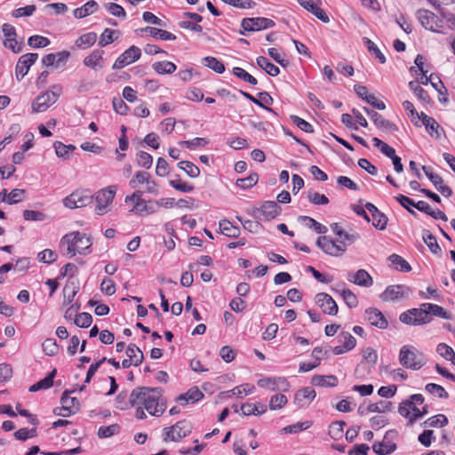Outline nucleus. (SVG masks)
Returning a JSON list of instances; mask_svg holds the SVG:
<instances>
[{
    "mask_svg": "<svg viewBox=\"0 0 455 455\" xmlns=\"http://www.w3.org/2000/svg\"><path fill=\"white\" fill-rule=\"evenodd\" d=\"M129 402L132 406L142 405L152 416L159 417L166 410L161 389L149 387H138L130 395Z\"/></svg>",
    "mask_w": 455,
    "mask_h": 455,
    "instance_id": "1",
    "label": "nucleus"
},
{
    "mask_svg": "<svg viewBox=\"0 0 455 455\" xmlns=\"http://www.w3.org/2000/svg\"><path fill=\"white\" fill-rule=\"evenodd\" d=\"M418 19L421 25L433 32L443 33L445 28H455V16L451 13H443L442 17L427 10L418 12Z\"/></svg>",
    "mask_w": 455,
    "mask_h": 455,
    "instance_id": "2",
    "label": "nucleus"
},
{
    "mask_svg": "<svg viewBox=\"0 0 455 455\" xmlns=\"http://www.w3.org/2000/svg\"><path fill=\"white\" fill-rule=\"evenodd\" d=\"M92 244L91 238L78 231L68 233L60 240V247L65 250V253L69 257H73L76 253H89Z\"/></svg>",
    "mask_w": 455,
    "mask_h": 455,
    "instance_id": "3",
    "label": "nucleus"
},
{
    "mask_svg": "<svg viewBox=\"0 0 455 455\" xmlns=\"http://www.w3.org/2000/svg\"><path fill=\"white\" fill-rule=\"evenodd\" d=\"M398 412L412 424L427 413V408L424 405V396L421 394L411 395L399 404Z\"/></svg>",
    "mask_w": 455,
    "mask_h": 455,
    "instance_id": "4",
    "label": "nucleus"
},
{
    "mask_svg": "<svg viewBox=\"0 0 455 455\" xmlns=\"http://www.w3.org/2000/svg\"><path fill=\"white\" fill-rule=\"evenodd\" d=\"M398 360L402 366L412 371H418L427 363L424 353L411 345H404L400 348Z\"/></svg>",
    "mask_w": 455,
    "mask_h": 455,
    "instance_id": "5",
    "label": "nucleus"
},
{
    "mask_svg": "<svg viewBox=\"0 0 455 455\" xmlns=\"http://www.w3.org/2000/svg\"><path fill=\"white\" fill-rule=\"evenodd\" d=\"M62 93L60 84H52L45 92L38 95L31 104V113L45 112L52 106Z\"/></svg>",
    "mask_w": 455,
    "mask_h": 455,
    "instance_id": "6",
    "label": "nucleus"
},
{
    "mask_svg": "<svg viewBox=\"0 0 455 455\" xmlns=\"http://www.w3.org/2000/svg\"><path fill=\"white\" fill-rule=\"evenodd\" d=\"M400 322L407 325H424L432 321V316L425 307L420 306L419 308H411L399 316Z\"/></svg>",
    "mask_w": 455,
    "mask_h": 455,
    "instance_id": "7",
    "label": "nucleus"
},
{
    "mask_svg": "<svg viewBox=\"0 0 455 455\" xmlns=\"http://www.w3.org/2000/svg\"><path fill=\"white\" fill-rule=\"evenodd\" d=\"M316 244L321 250L332 257H340L347 251V243L342 240H333L323 235L317 238Z\"/></svg>",
    "mask_w": 455,
    "mask_h": 455,
    "instance_id": "8",
    "label": "nucleus"
},
{
    "mask_svg": "<svg viewBox=\"0 0 455 455\" xmlns=\"http://www.w3.org/2000/svg\"><path fill=\"white\" fill-rule=\"evenodd\" d=\"M131 188L136 189L139 187L144 186L145 192L153 195H158L159 187L156 180H153L151 175L145 171L137 172L129 181Z\"/></svg>",
    "mask_w": 455,
    "mask_h": 455,
    "instance_id": "9",
    "label": "nucleus"
},
{
    "mask_svg": "<svg viewBox=\"0 0 455 455\" xmlns=\"http://www.w3.org/2000/svg\"><path fill=\"white\" fill-rule=\"evenodd\" d=\"M116 195L115 187L101 189L95 194V213L104 215L110 210V205Z\"/></svg>",
    "mask_w": 455,
    "mask_h": 455,
    "instance_id": "10",
    "label": "nucleus"
},
{
    "mask_svg": "<svg viewBox=\"0 0 455 455\" xmlns=\"http://www.w3.org/2000/svg\"><path fill=\"white\" fill-rule=\"evenodd\" d=\"M192 429L193 426L191 422L188 420H180L175 425L164 429L165 435L164 440L170 439L173 442H179L188 435Z\"/></svg>",
    "mask_w": 455,
    "mask_h": 455,
    "instance_id": "11",
    "label": "nucleus"
},
{
    "mask_svg": "<svg viewBox=\"0 0 455 455\" xmlns=\"http://www.w3.org/2000/svg\"><path fill=\"white\" fill-rule=\"evenodd\" d=\"M92 202V196L85 190H76L62 200L64 206L68 209L82 208Z\"/></svg>",
    "mask_w": 455,
    "mask_h": 455,
    "instance_id": "12",
    "label": "nucleus"
},
{
    "mask_svg": "<svg viewBox=\"0 0 455 455\" xmlns=\"http://www.w3.org/2000/svg\"><path fill=\"white\" fill-rule=\"evenodd\" d=\"M281 207L275 201H265L259 208L255 211V216L261 221H269L281 213Z\"/></svg>",
    "mask_w": 455,
    "mask_h": 455,
    "instance_id": "13",
    "label": "nucleus"
},
{
    "mask_svg": "<svg viewBox=\"0 0 455 455\" xmlns=\"http://www.w3.org/2000/svg\"><path fill=\"white\" fill-rule=\"evenodd\" d=\"M140 49L135 45H132L127 50H125L121 55H119V57L114 62L112 68L122 69L124 67L132 64L138 60H140Z\"/></svg>",
    "mask_w": 455,
    "mask_h": 455,
    "instance_id": "14",
    "label": "nucleus"
},
{
    "mask_svg": "<svg viewBox=\"0 0 455 455\" xmlns=\"http://www.w3.org/2000/svg\"><path fill=\"white\" fill-rule=\"evenodd\" d=\"M273 20L263 17L244 18L242 20L241 27L246 31H259L275 27Z\"/></svg>",
    "mask_w": 455,
    "mask_h": 455,
    "instance_id": "15",
    "label": "nucleus"
},
{
    "mask_svg": "<svg viewBox=\"0 0 455 455\" xmlns=\"http://www.w3.org/2000/svg\"><path fill=\"white\" fill-rule=\"evenodd\" d=\"M2 31L4 35V45L10 49L14 53H19L22 51V43H19L16 39L17 34L15 28L8 23H4L2 27Z\"/></svg>",
    "mask_w": 455,
    "mask_h": 455,
    "instance_id": "16",
    "label": "nucleus"
},
{
    "mask_svg": "<svg viewBox=\"0 0 455 455\" xmlns=\"http://www.w3.org/2000/svg\"><path fill=\"white\" fill-rule=\"evenodd\" d=\"M37 58L38 54L33 52L23 54L20 57L15 68V75L18 81H21L24 78Z\"/></svg>",
    "mask_w": 455,
    "mask_h": 455,
    "instance_id": "17",
    "label": "nucleus"
},
{
    "mask_svg": "<svg viewBox=\"0 0 455 455\" xmlns=\"http://www.w3.org/2000/svg\"><path fill=\"white\" fill-rule=\"evenodd\" d=\"M410 288L405 285H390L381 294V299L384 301L399 300L409 296Z\"/></svg>",
    "mask_w": 455,
    "mask_h": 455,
    "instance_id": "18",
    "label": "nucleus"
},
{
    "mask_svg": "<svg viewBox=\"0 0 455 455\" xmlns=\"http://www.w3.org/2000/svg\"><path fill=\"white\" fill-rule=\"evenodd\" d=\"M315 303L324 314L335 315L338 313V306L336 302L327 293H318L315 296Z\"/></svg>",
    "mask_w": 455,
    "mask_h": 455,
    "instance_id": "19",
    "label": "nucleus"
},
{
    "mask_svg": "<svg viewBox=\"0 0 455 455\" xmlns=\"http://www.w3.org/2000/svg\"><path fill=\"white\" fill-rule=\"evenodd\" d=\"M257 384L259 387L266 388L271 391H275L279 389L286 390L289 386L286 379L282 377L262 378L258 380Z\"/></svg>",
    "mask_w": 455,
    "mask_h": 455,
    "instance_id": "20",
    "label": "nucleus"
},
{
    "mask_svg": "<svg viewBox=\"0 0 455 455\" xmlns=\"http://www.w3.org/2000/svg\"><path fill=\"white\" fill-rule=\"evenodd\" d=\"M143 192L140 189L135 190L131 196H127L124 199L126 204L132 203V212L145 215L148 201L142 198Z\"/></svg>",
    "mask_w": 455,
    "mask_h": 455,
    "instance_id": "21",
    "label": "nucleus"
},
{
    "mask_svg": "<svg viewBox=\"0 0 455 455\" xmlns=\"http://www.w3.org/2000/svg\"><path fill=\"white\" fill-rule=\"evenodd\" d=\"M315 391L312 387H304L296 392L294 396V403L299 408H306L315 398Z\"/></svg>",
    "mask_w": 455,
    "mask_h": 455,
    "instance_id": "22",
    "label": "nucleus"
},
{
    "mask_svg": "<svg viewBox=\"0 0 455 455\" xmlns=\"http://www.w3.org/2000/svg\"><path fill=\"white\" fill-rule=\"evenodd\" d=\"M298 3L323 22H329V17L325 12L319 7L320 0H298Z\"/></svg>",
    "mask_w": 455,
    "mask_h": 455,
    "instance_id": "23",
    "label": "nucleus"
},
{
    "mask_svg": "<svg viewBox=\"0 0 455 455\" xmlns=\"http://www.w3.org/2000/svg\"><path fill=\"white\" fill-rule=\"evenodd\" d=\"M365 315L368 322L379 329H387L388 322L383 314L377 308L370 307L365 310Z\"/></svg>",
    "mask_w": 455,
    "mask_h": 455,
    "instance_id": "24",
    "label": "nucleus"
},
{
    "mask_svg": "<svg viewBox=\"0 0 455 455\" xmlns=\"http://www.w3.org/2000/svg\"><path fill=\"white\" fill-rule=\"evenodd\" d=\"M365 208L371 215L372 225L379 230L385 229L387 222V219L385 214L380 212L371 203H367L365 204Z\"/></svg>",
    "mask_w": 455,
    "mask_h": 455,
    "instance_id": "25",
    "label": "nucleus"
},
{
    "mask_svg": "<svg viewBox=\"0 0 455 455\" xmlns=\"http://www.w3.org/2000/svg\"><path fill=\"white\" fill-rule=\"evenodd\" d=\"M103 50L95 49L84 59L83 62L84 66L94 70L101 69L103 68Z\"/></svg>",
    "mask_w": 455,
    "mask_h": 455,
    "instance_id": "26",
    "label": "nucleus"
},
{
    "mask_svg": "<svg viewBox=\"0 0 455 455\" xmlns=\"http://www.w3.org/2000/svg\"><path fill=\"white\" fill-rule=\"evenodd\" d=\"M347 280L363 287H370L373 283L371 276L364 269H359L355 273H349Z\"/></svg>",
    "mask_w": 455,
    "mask_h": 455,
    "instance_id": "27",
    "label": "nucleus"
},
{
    "mask_svg": "<svg viewBox=\"0 0 455 455\" xmlns=\"http://www.w3.org/2000/svg\"><path fill=\"white\" fill-rule=\"evenodd\" d=\"M419 119L430 136L438 139L441 137V128L438 123L431 116H428L425 113L421 112Z\"/></svg>",
    "mask_w": 455,
    "mask_h": 455,
    "instance_id": "28",
    "label": "nucleus"
},
{
    "mask_svg": "<svg viewBox=\"0 0 455 455\" xmlns=\"http://www.w3.org/2000/svg\"><path fill=\"white\" fill-rule=\"evenodd\" d=\"M69 57V52L67 51L60 52L56 54L50 53L45 55L42 62L45 66L56 65L59 67L60 64H65Z\"/></svg>",
    "mask_w": 455,
    "mask_h": 455,
    "instance_id": "29",
    "label": "nucleus"
},
{
    "mask_svg": "<svg viewBox=\"0 0 455 455\" xmlns=\"http://www.w3.org/2000/svg\"><path fill=\"white\" fill-rule=\"evenodd\" d=\"M204 397V394L197 388L194 387L189 389L186 394L180 395L177 401L181 405H187L188 403H194Z\"/></svg>",
    "mask_w": 455,
    "mask_h": 455,
    "instance_id": "30",
    "label": "nucleus"
},
{
    "mask_svg": "<svg viewBox=\"0 0 455 455\" xmlns=\"http://www.w3.org/2000/svg\"><path fill=\"white\" fill-rule=\"evenodd\" d=\"M241 413L244 416H259L265 413L267 410V405L258 403H244L240 407Z\"/></svg>",
    "mask_w": 455,
    "mask_h": 455,
    "instance_id": "31",
    "label": "nucleus"
},
{
    "mask_svg": "<svg viewBox=\"0 0 455 455\" xmlns=\"http://www.w3.org/2000/svg\"><path fill=\"white\" fill-rule=\"evenodd\" d=\"M97 34L94 32H88L80 36L75 42V45L78 49L85 50L92 46L97 41Z\"/></svg>",
    "mask_w": 455,
    "mask_h": 455,
    "instance_id": "32",
    "label": "nucleus"
},
{
    "mask_svg": "<svg viewBox=\"0 0 455 455\" xmlns=\"http://www.w3.org/2000/svg\"><path fill=\"white\" fill-rule=\"evenodd\" d=\"M369 117L375 124V125L384 131L396 130V126L385 119L380 114L376 111L369 113Z\"/></svg>",
    "mask_w": 455,
    "mask_h": 455,
    "instance_id": "33",
    "label": "nucleus"
},
{
    "mask_svg": "<svg viewBox=\"0 0 455 455\" xmlns=\"http://www.w3.org/2000/svg\"><path fill=\"white\" fill-rule=\"evenodd\" d=\"M145 32L148 33L149 36L156 39L163 40V41H173L176 39V36L172 33L153 27H147L144 29Z\"/></svg>",
    "mask_w": 455,
    "mask_h": 455,
    "instance_id": "34",
    "label": "nucleus"
},
{
    "mask_svg": "<svg viewBox=\"0 0 455 455\" xmlns=\"http://www.w3.org/2000/svg\"><path fill=\"white\" fill-rule=\"evenodd\" d=\"M152 68L159 75H171L177 69V66L168 60L157 61L152 65Z\"/></svg>",
    "mask_w": 455,
    "mask_h": 455,
    "instance_id": "35",
    "label": "nucleus"
},
{
    "mask_svg": "<svg viewBox=\"0 0 455 455\" xmlns=\"http://www.w3.org/2000/svg\"><path fill=\"white\" fill-rule=\"evenodd\" d=\"M97 8H98V4L95 1H93V0L88 1L83 6L74 10V16L76 19L84 18V17L95 12L97 11Z\"/></svg>",
    "mask_w": 455,
    "mask_h": 455,
    "instance_id": "36",
    "label": "nucleus"
},
{
    "mask_svg": "<svg viewBox=\"0 0 455 455\" xmlns=\"http://www.w3.org/2000/svg\"><path fill=\"white\" fill-rule=\"evenodd\" d=\"M257 65L271 76H276L280 73L277 66L274 65L266 57L259 56L256 60Z\"/></svg>",
    "mask_w": 455,
    "mask_h": 455,
    "instance_id": "37",
    "label": "nucleus"
},
{
    "mask_svg": "<svg viewBox=\"0 0 455 455\" xmlns=\"http://www.w3.org/2000/svg\"><path fill=\"white\" fill-rule=\"evenodd\" d=\"M120 35L121 32L119 30L105 28L100 36L99 45L105 47L118 39Z\"/></svg>",
    "mask_w": 455,
    "mask_h": 455,
    "instance_id": "38",
    "label": "nucleus"
},
{
    "mask_svg": "<svg viewBox=\"0 0 455 455\" xmlns=\"http://www.w3.org/2000/svg\"><path fill=\"white\" fill-rule=\"evenodd\" d=\"M55 374H56V370H53L43 379H41L38 382L32 385L28 389L29 392H37L39 390L48 389V388L52 387L53 385V379L55 377Z\"/></svg>",
    "mask_w": 455,
    "mask_h": 455,
    "instance_id": "39",
    "label": "nucleus"
},
{
    "mask_svg": "<svg viewBox=\"0 0 455 455\" xmlns=\"http://www.w3.org/2000/svg\"><path fill=\"white\" fill-rule=\"evenodd\" d=\"M311 383L319 387H335L338 384V379L334 375H315L311 379Z\"/></svg>",
    "mask_w": 455,
    "mask_h": 455,
    "instance_id": "40",
    "label": "nucleus"
},
{
    "mask_svg": "<svg viewBox=\"0 0 455 455\" xmlns=\"http://www.w3.org/2000/svg\"><path fill=\"white\" fill-rule=\"evenodd\" d=\"M220 230L221 234L228 237H238L240 235V228L228 220L220 221Z\"/></svg>",
    "mask_w": 455,
    "mask_h": 455,
    "instance_id": "41",
    "label": "nucleus"
},
{
    "mask_svg": "<svg viewBox=\"0 0 455 455\" xmlns=\"http://www.w3.org/2000/svg\"><path fill=\"white\" fill-rule=\"evenodd\" d=\"M299 220L307 228L315 230L317 234H325L327 232V228L324 225L317 222L311 217L300 216Z\"/></svg>",
    "mask_w": 455,
    "mask_h": 455,
    "instance_id": "42",
    "label": "nucleus"
},
{
    "mask_svg": "<svg viewBox=\"0 0 455 455\" xmlns=\"http://www.w3.org/2000/svg\"><path fill=\"white\" fill-rule=\"evenodd\" d=\"M396 446L394 443L391 442H381L374 443L372 446L373 451L378 455H388L395 451Z\"/></svg>",
    "mask_w": 455,
    "mask_h": 455,
    "instance_id": "43",
    "label": "nucleus"
},
{
    "mask_svg": "<svg viewBox=\"0 0 455 455\" xmlns=\"http://www.w3.org/2000/svg\"><path fill=\"white\" fill-rule=\"evenodd\" d=\"M126 355L132 361L134 366L140 365L143 360V353L134 344L128 346L126 348Z\"/></svg>",
    "mask_w": 455,
    "mask_h": 455,
    "instance_id": "44",
    "label": "nucleus"
},
{
    "mask_svg": "<svg viewBox=\"0 0 455 455\" xmlns=\"http://www.w3.org/2000/svg\"><path fill=\"white\" fill-rule=\"evenodd\" d=\"M409 88L413 92L415 96L424 103H429L431 99L427 91H425L418 82L411 81L409 83Z\"/></svg>",
    "mask_w": 455,
    "mask_h": 455,
    "instance_id": "45",
    "label": "nucleus"
},
{
    "mask_svg": "<svg viewBox=\"0 0 455 455\" xmlns=\"http://www.w3.org/2000/svg\"><path fill=\"white\" fill-rule=\"evenodd\" d=\"M362 356V363H365L369 364L371 367H374L378 362V353L372 347H367L363 348Z\"/></svg>",
    "mask_w": 455,
    "mask_h": 455,
    "instance_id": "46",
    "label": "nucleus"
},
{
    "mask_svg": "<svg viewBox=\"0 0 455 455\" xmlns=\"http://www.w3.org/2000/svg\"><path fill=\"white\" fill-rule=\"evenodd\" d=\"M363 44L366 46L369 52H371L374 57L380 62L385 63L386 62V57L381 52V51L379 49V47L373 43L370 38L363 37Z\"/></svg>",
    "mask_w": 455,
    "mask_h": 455,
    "instance_id": "47",
    "label": "nucleus"
},
{
    "mask_svg": "<svg viewBox=\"0 0 455 455\" xmlns=\"http://www.w3.org/2000/svg\"><path fill=\"white\" fill-rule=\"evenodd\" d=\"M312 425H313V422L310 420L297 422L295 424L284 427L281 430V432L285 433V434H297L303 430L308 429Z\"/></svg>",
    "mask_w": 455,
    "mask_h": 455,
    "instance_id": "48",
    "label": "nucleus"
},
{
    "mask_svg": "<svg viewBox=\"0 0 455 455\" xmlns=\"http://www.w3.org/2000/svg\"><path fill=\"white\" fill-rule=\"evenodd\" d=\"M388 259L392 266L399 271L409 272L411 269L410 264L397 254H392L389 256Z\"/></svg>",
    "mask_w": 455,
    "mask_h": 455,
    "instance_id": "49",
    "label": "nucleus"
},
{
    "mask_svg": "<svg viewBox=\"0 0 455 455\" xmlns=\"http://www.w3.org/2000/svg\"><path fill=\"white\" fill-rule=\"evenodd\" d=\"M255 390V387L251 384L246 383L237 387H235L233 389L228 390L226 394L232 393L234 396L243 397V395H251Z\"/></svg>",
    "mask_w": 455,
    "mask_h": 455,
    "instance_id": "50",
    "label": "nucleus"
},
{
    "mask_svg": "<svg viewBox=\"0 0 455 455\" xmlns=\"http://www.w3.org/2000/svg\"><path fill=\"white\" fill-rule=\"evenodd\" d=\"M70 391L66 390L60 398V403L65 407H68L70 410H73V412L76 413L79 410V401L76 397L69 396Z\"/></svg>",
    "mask_w": 455,
    "mask_h": 455,
    "instance_id": "51",
    "label": "nucleus"
},
{
    "mask_svg": "<svg viewBox=\"0 0 455 455\" xmlns=\"http://www.w3.org/2000/svg\"><path fill=\"white\" fill-rule=\"evenodd\" d=\"M422 307H425L427 309L430 315H434L443 319L451 318V315L446 310H444V308L442 307L441 306L432 303H423Z\"/></svg>",
    "mask_w": 455,
    "mask_h": 455,
    "instance_id": "52",
    "label": "nucleus"
},
{
    "mask_svg": "<svg viewBox=\"0 0 455 455\" xmlns=\"http://www.w3.org/2000/svg\"><path fill=\"white\" fill-rule=\"evenodd\" d=\"M202 62L205 67L212 69L218 74H222L225 71L224 64L214 57H205L203 59Z\"/></svg>",
    "mask_w": 455,
    "mask_h": 455,
    "instance_id": "53",
    "label": "nucleus"
},
{
    "mask_svg": "<svg viewBox=\"0 0 455 455\" xmlns=\"http://www.w3.org/2000/svg\"><path fill=\"white\" fill-rule=\"evenodd\" d=\"M178 167L183 170L189 177L196 178L200 175V169L189 161H180Z\"/></svg>",
    "mask_w": 455,
    "mask_h": 455,
    "instance_id": "54",
    "label": "nucleus"
},
{
    "mask_svg": "<svg viewBox=\"0 0 455 455\" xmlns=\"http://www.w3.org/2000/svg\"><path fill=\"white\" fill-rule=\"evenodd\" d=\"M57 156L68 158L69 155L76 149L73 145H65L62 142L56 141L53 145Z\"/></svg>",
    "mask_w": 455,
    "mask_h": 455,
    "instance_id": "55",
    "label": "nucleus"
},
{
    "mask_svg": "<svg viewBox=\"0 0 455 455\" xmlns=\"http://www.w3.org/2000/svg\"><path fill=\"white\" fill-rule=\"evenodd\" d=\"M392 408V403L387 401H379L378 403H370L366 407L368 412H379L383 413L390 411Z\"/></svg>",
    "mask_w": 455,
    "mask_h": 455,
    "instance_id": "56",
    "label": "nucleus"
},
{
    "mask_svg": "<svg viewBox=\"0 0 455 455\" xmlns=\"http://www.w3.org/2000/svg\"><path fill=\"white\" fill-rule=\"evenodd\" d=\"M448 424V419L443 414H438L428 418L424 421V427H444Z\"/></svg>",
    "mask_w": 455,
    "mask_h": 455,
    "instance_id": "57",
    "label": "nucleus"
},
{
    "mask_svg": "<svg viewBox=\"0 0 455 455\" xmlns=\"http://www.w3.org/2000/svg\"><path fill=\"white\" fill-rule=\"evenodd\" d=\"M339 342L342 343V345L347 348V350H352L356 346V339L354 336H352L347 331H342L338 336Z\"/></svg>",
    "mask_w": 455,
    "mask_h": 455,
    "instance_id": "58",
    "label": "nucleus"
},
{
    "mask_svg": "<svg viewBox=\"0 0 455 455\" xmlns=\"http://www.w3.org/2000/svg\"><path fill=\"white\" fill-rule=\"evenodd\" d=\"M425 389L430 395L438 398H448L449 395L446 390L440 385L435 383H428L426 385Z\"/></svg>",
    "mask_w": 455,
    "mask_h": 455,
    "instance_id": "59",
    "label": "nucleus"
},
{
    "mask_svg": "<svg viewBox=\"0 0 455 455\" xmlns=\"http://www.w3.org/2000/svg\"><path fill=\"white\" fill-rule=\"evenodd\" d=\"M372 142L374 147L379 148L382 154H384L386 156L392 158L395 156V150L391 146L387 145L381 140L378 138H373Z\"/></svg>",
    "mask_w": 455,
    "mask_h": 455,
    "instance_id": "60",
    "label": "nucleus"
},
{
    "mask_svg": "<svg viewBox=\"0 0 455 455\" xmlns=\"http://www.w3.org/2000/svg\"><path fill=\"white\" fill-rule=\"evenodd\" d=\"M345 426L344 421H335L332 422L329 427V435L334 440H339L342 438L344 430L343 427Z\"/></svg>",
    "mask_w": 455,
    "mask_h": 455,
    "instance_id": "61",
    "label": "nucleus"
},
{
    "mask_svg": "<svg viewBox=\"0 0 455 455\" xmlns=\"http://www.w3.org/2000/svg\"><path fill=\"white\" fill-rule=\"evenodd\" d=\"M232 72L236 77L249 83L250 84L256 85L258 84V80L242 68L235 67Z\"/></svg>",
    "mask_w": 455,
    "mask_h": 455,
    "instance_id": "62",
    "label": "nucleus"
},
{
    "mask_svg": "<svg viewBox=\"0 0 455 455\" xmlns=\"http://www.w3.org/2000/svg\"><path fill=\"white\" fill-rule=\"evenodd\" d=\"M258 180H259L258 174L252 173V174H250L246 178L238 179L235 182V185H236V187L241 188L243 189H248V188H251L253 186H255L257 184Z\"/></svg>",
    "mask_w": 455,
    "mask_h": 455,
    "instance_id": "63",
    "label": "nucleus"
},
{
    "mask_svg": "<svg viewBox=\"0 0 455 455\" xmlns=\"http://www.w3.org/2000/svg\"><path fill=\"white\" fill-rule=\"evenodd\" d=\"M288 402L287 397L283 394H276L270 398L269 409L272 411L282 409Z\"/></svg>",
    "mask_w": 455,
    "mask_h": 455,
    "instance_id": "64",
    "label": "nucleus"
}]
</instances>
